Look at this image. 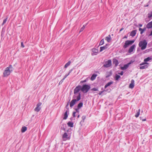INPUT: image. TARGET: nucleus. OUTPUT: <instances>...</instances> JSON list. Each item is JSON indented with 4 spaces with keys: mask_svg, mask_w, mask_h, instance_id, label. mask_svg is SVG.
Listing matches in <instances>:
<instances>
[{
    "mask_svg": "<svg viewBox=\"0 0 152 152\" xmlns=\"http://www.w3.org/2000/svg\"><path fill=\"white\" fill-rule=\"evenodd\" d=\"M63 139H66L69 140L70 139V137H68L67 133L66 132L64 133L62 136Z\"/></svg>",
    "mask_w": 152,
    "mask_h": 152,
    "instance_id": "f8f14e48",
    "label": "nucleus"
},
{
    "mask_svg": "<svg viewBox=\"0 0 152 152\" xmlns=\"http://www.w3.org/2000/svg\"><path fill=\"white\" fill-rule=\"evenodd\" d=\"M93 53H92V55H96L98 52V50L97 49L93 48L92 49Z\"/></svg>",
    "mask_w": 152,
    "mask_h": 152,
    "instance_id": "9d476101",
    "label": "nucleus"
},
{
    "mask_svg": "<svg viewBox=\"0 0 152 152\" xmlns=\"http://www.w3.org/2000/svg\"><path fill=\"white\" fill-rule=\"evenodd\" d=\"M121 77L120 75L116 74L114 77V78L115 80H118Z\"/></svg>",
    "mask_w": 152,
    "mask_h": 152,
    "instance_id": "393cba45",
    "label": "nucleus"
},
{
    "mask_svg": "<svg viewBox=\"0 0 152 152\" xmlns=\"http://www.w3.org/2000/svg\"><path fill=\"white\" fill-rule=\"evenodd\" d=\"M91 90L94 91H97L98 90L97 88H92Z\"/></svg>",
    "mask_w": 152,
    "mask_h": 152,
    "instance_id": "a19ab883",
    "label": "nucleus"
},
{
    "mask_svg": "<svg viewBox=\"0 0 152 152\" xmlns=\"http://www.w3.org/2000/svg\"><path fill=\"white\" fill-rule=\"evenodd\" d=\"M79 109H80V108H77L76 109H75V110L76 111V113L77 112V113H79Z\"/></svg>",
    "mask_w": 152,
    "mask_h": 152,
    "instance_id": "79ce46f5",
    "label": "nucleus"
},
{
    "mask_svg": "<svg viewBox=\"0 0 152 152\" xmlns=\"http://www.w3.org/2000/svg\"><path fill=\"white\" fill-rule=\"evenodd\" d=\"M145 64H148V63L147 62H142V63H141L140 64V65L141 66V65H144Z\"/></svg>",
    "mask_w": 152,
    "mask_h": 152,
    "instance_id": "c9c22d12",
    "label": "nucleus"
},
{
    "mask_svg": "<svg viewBox=\"0 0 152 152\" xmlns=\"http://www.w3.org/2000/svg\"><path fill=\"white\" fill-rule=\"evenodd\" d=\"M13 71V67L12 65H10L8 67H7L3 73L4 77H6L9 75L10 73Z\"/></svg>",
    "mask_w": 152,
    "mask_h": 152,
    "instance_id": "f03ea898",
    "label": "nucleus"
},
{
    "mask_svg": "<svg viewBox=\"0 0 152 152\" xmlns=\"http://www.w3.org/2000/svg\"><path fill=\"white\" fill-rule=\"evenodd\" d=\"M81 90L83 93H87L90 88V86L89 85L85 84L83 85L82 87L81 86Z\"/></svg>",
    "mask_w": 152,
    "mask_h": 152,
    "instance_id": "20e7f679",
    "label": "nucleus"
},
{
    "mask_svg": "<svg viewBox=\"0 0 152 152\" xmlns=\"http://www.w3.org/2000/svg\"><path fill=\"white\" fill-rule=\"evenodd\" d=\"M124 28H121L120 30V32H121V31H122V30H123V29H124Z\"/></svg>",
    "mask_w": 152,
    "mask_h": 152,
    "instance_id": "864d4df0",
    "label": "nucleus"
},
{
    "mask_svg": "<svg viewBox=\"0 0 152 152\" xmlns=\"http://www.w3.org/2000/svg\"><path fill=\"white\" fill-rule=\"evenodd\" d=\"M97 76V75L96 74H93L91 78V80H95Z\"/></svg>",
    "mask_w": 152,
    "mask_h": 152,
    "instance_id": "b1692460",
    "label": "nucleus"
},
{
    "mask_svg": "<svg viewBox=\"0 0 152 152\" xmlns=\"http://www.w3.org/2000/svg\"><path fill=\"white\" fill-rule=\"evenodd\" d=\"M111 39V38L110 35H109L108 37H107L105 38V40L108 42H109Z\"/></svg>",
    "mask_w": 152,
    "mask_h": 152,
    "instance_id": "412c9836",
    "label": "nucleus"
},
{
    "mask_svg": "<svg viewBox=\"0 0 152 152\" xmlns=\"http://www.w3.org/2000/svg\"><path fill=\"white\" fill-rule=\"evenodd\" d=\"M68 75H66H66L64 76V77L63 78V79H65V78H66Z\"/></svg>",
    "mask_w": 152,
    "mask_h": 152,
    "instance_id": "de8ad7c7",
    "label": "nucleus"
},
{
    "mask_svg": "<svg viewBox=\"0 0 152 152\" xmlns=\"http://www.w3.org/2000/svg\"><path fill=\"white\" fill-rule=\"evenodd\" d=\"M133 61H131L130 62L128 63V64H125L124 66L121 67V69L122 70H125L127 69L129 65L131 64L132 63H133Z\"/></svg>",
    "mask_w": 152,
    "mask_h": 152,
    "instance_id": "6e6552de",
    "label": "nucleus"
},
{
    "mask_svg": "<svg viewBox=\"0 0 152 152\" xmlns=\"http://www.w3.org/2000/svg\"><path fill=\"white\" fill-rule=\"evenodd\" d=\"M27 129V128L26 126L23 127L21 129V131L22 132H25Z\"/></svg>",
    "mask_w": 152,
    "mask_h": 152,
    "instance_id": "a878e982",
    "label": "nucleus"
},
{
    "mask_svg": "<svg viewBox=\"0 0 152 152\" xmlns=\"http://www.w3.org/2000/svg\"><path fill=\"white\" fill-rule=\"evenodd\" d=\"M72 70H73V69H71L70 70H69V72L70 73L72 71Z\"/></svg>",
    "mask_w": 152,
    "mask_h": 152,
    "instance_id": "3c124183",
    "label": "nucleus"
},
{
    "mask_svg": "<svg viewBox=\"0 0 152 152\" xmlns=\"http://www.w3.org/2000/svg\"><path fill=\"white\" fill-rule=\"evenodd\" d=\"M7 18H6L4 20L2 24V25H3L6 23L7 20Z\"/></svg>",
    "mask_w": 152,
    "mask_h": 152,
    "instance_id": "f704fd0d",
    "label": "nucleus"
},
{
    "mask_svg": "<svg viewBox=\"0 0 152 152\" xmlns=\"http://www.w3.org/2000/svg\"><path fill=\"white\" fill-rule=\"evenodd\" d=\"M81 94L80 93H79L78 96H76L75 95L73 96V99L70 102V106L72 107L76 103V102L79 101L81 99Z\"/></svg>",
    "mask_w": 152,
    "mask_h": 152,
    "instance_id": "f257e3e1",
    "label": "nucleus"
},
{
    "mask_svg": "<svg viewBox=\"0 0 152 152\" xmlns=\"http://www.w3.org/2000/svg\"><path fill=\"white\" fill-rule=\"evenodd\" d=\"M70 73L69 72V73L67 75H69V74H70Z\"/></svg>",
    "mask_w": 152,
    "mask_h": 152,
    "instance_id": "bf43d9fd",
    "label": "nucleus"
},
{
    "mask_svg": "<svg viewBox=\"0 0 152 152\" xmlns=\"http://www.w3.org/2000/svg\"><path fill=\"white\" fill-rule=\"evenodd\" d=\"M68 110H66L64 114V117L63 118V119L64 120L66 119L68 117V115L67 114Z\"/></svg>",
    "mask_w": 152,
    "mask_h": 152,
    "instance_id": "4be33fe9",
    "label": "nucleus"
},
{
    "mask_svg": "<svg viewBox=\"0 0 152 152\" xmlns=\"http://www.w3.org/2000/svg\"><path fill=\"white\" fill-rule=\"evenodd\" d=\"M127 37V36H124V38H126Z\"/></svg>",
    "mask_w": 152,
    "mask_h": 152,
    "instance_id": "6e6d98bb",
    "label": "nucleus"
},
{
    "mask_svg": "<svg viewBox=\"0 0 152 152\" xmlns=\"http://www.w3.org/2000/svg\"><path fill=\"white\" fill-rule=\"evenodd\" d=\"M139 31H140V34H142L146 30V28H144L142 29L141 28H140L139 29Z\"/></svg>",
    "mask_w": 152,
    "mask_h": 152,
    "instance_id": "5701e85b",
    "label": "nucleus"
},
{
    "mask_svg": "<svg viewBox=\"0 0 152 152\" xmlns=\"http://www.w3.org/2000/svg\"><path fill=\"white\" fill-rule=\"evenodd\" d=\"M148 5H147V6H146V7H148Z\"/></svg>",
    "mask_w": 152,
    "mask_h": 152,
    "instance_id": "680f3d73",
    "label": "nucleus"
},
{
    "mask_svg": "<svg viewBox=\"0 0 152 152\" xmlns=\"http://www.w3.org/2000/svg\"><path fill=\"white\" fill-rule=\"evenodd\" d=\"M149 36H152V30L151 31L150 34H149Z\"/></svg>",
    "mask_w": 152,
    "mask_h": 152,
    "instance_id": "8fccbe9b",
    "label": "nucleus"
},
{
    "mask_svg": "<svg viewBox=\"0 0 152 152\" xmlns=\"http://www.w3.org/2000/svg\"><path fill=\"white\" fill-rule=\"evenodd\" d=\"M152 17V11L148 14V17L150 18Z\"/></svg>",
    "mask_w": 152,
    "mask_h": 152,
    "instance_id": "72a5a7b5",
    "label": "nucleus"
},
{
    "mask_svg": "<svg viewBox=\"0 0 152 152\" xmlns=\"http://www.w3.org/2000/svg\"><path fill=\"white\" fill-rule=\"evenodd\" d=\"M81 86L78 85L76 86L74 90V93L75 94V95H76V94L78 93L79 91L81 90Z\"/></svg>",
    "mask_w": 152,
    "mask_h": 152,
    "instance_id": "0eeeda50",
    "label": "nucleus"
},
{
    "mask_svg": "<svg viewBox=\"0 0 152 152\" xmlns=\"http://www.w3.org/2000/svg\"><path fill=\"white\" fill-rule=\"evenodd\" d=\"M71 62L70 61H69L64 66V67L65 68H67L68 66H69L71 63Z\"/></svg>",
    "mask_w": 152,
    "mask_h": 152,
    "instance_id": "c756f323",
    "label": "nucleus"
},
{
    "mask_svg": "<svg viewBox=\"0 0 152 152\" xmlns=\"http://www.w3.org/2000/svg\"><path fill=\"white\" fill-rule=\"evenodd\" d=\"M87 24L86 23V25L85 26L83 25V27L80 29V32L84 30V29H85V26H86Z\"/></svg>",
    "mask_w": 152,
    "mask_h": 152,
    "instance_id": "473e14b6",
    "label": "nucleus"
},
{
    "mask_svg": "<svg viewBox=\"0 0 152 152\" xmlns=\"http://www.w3.org/2000/svg\"><path fill=\"white\" fill-rule=\"evenodd\" d=\"M140 120H142V121H145L146 120V118H144L143 119H142L141 117H140Z\"/></svg>",
    "mask_w": 152,
    "mask_h": 152,
    "instance_id": "c03bdc74",
    "label": "nucleus"
},
{
    "mask_svg": "<svg viewBox=\"0 0 152 152\" xmlns=\"http://www.w3.org/2000/svg\"><path fill=\"white\" fill-rule=\"evenodd\" d=\"M76 113V112H74L73 113L72 115L74 117H76V115H75Z\"/></svg>",
    "mask_w": 152,
    "mask_h": 152,
    "instance_id": "58836bf2",
    "label": "nucleus"
},
{
    "mask_svg": "<svg viewBox=\"0 0 152 152\" xmlns=\"http://www.w3.org/2000/svg\"><path fill=\"white\" fill-rule=\"evenodd\" d=\"M70 73L69 72V73L67 75H69V74H70Z\"/></svg>",
    "mask_w": 152,
    "mask_h": 152,
    "instance_id": "13d9d810",
    "label": "nucleus"
},
{
    "mask_svg": "<svg viewBox=\"0 0 152 152\" xmlns=\"http://www.w3.org/2000/svg\"><path fill=\"white\" fill-rule=\"evenodd\" d=\"M103 91H101L98 94L99 95H101L102 94V93L103 92Z\"/></svg>",
    "mask_w": 152,
    "mask_h": 152,
    "instance_id": "09e8293b",
    "label": "nucleus"
},
{
    "mask_svg": "<svg viewBox=\"0 0 152 152\" xmlns=\"http://www.w3.org/2000/svg\"><path fill=\"white\" fill-rule=\"evenodd\" d=\"M113 83V82L111 81L110 82H108L106 85L104 86V88H106L107 87L110 86Z\"/></svg>",
    "mask_w": 152,
    "mask_h": 152,
    "instance_id": "f3484780",
    "label": "nucleus"
},
{
    "mask_svg": "<svg viewBox=\"0 0 152 152\" xmlns=\"http://www.w3.org/2000/svg\"><path fill=\"white\" fill-rule=\"evenodd\" d=\"M139 26L140 27H142V24H139Z\"/></svg>",
    "mask_w": 152,
    "mask_h": 152,
    "instance_id": "5fc2aeb1",
    "label": "nucleus"
},
{
    "mask_svg": "<svg viewBox=\"0 0 152 152\" xmlns=\"http://www.w3.org/2000/svg\"><path fill=\"white\" fill-rule=\"evenodd\" d=\"M64 125H65V126H66V125L65 124H64Z\"/></svg>",
    "mask_w": 152,
    "mask_h": 152,
    "instance_id": "e2e57ef3",
    "label": "nucleus"
},
{
    "mask_svg": "<svg viewBox=\"0 0 152 152\" xmlns=\"http://www.w3.org/2000/svg\"><path fill=\"white\" fill-rule=\"evenodd\" d=\"M118 74L121 75H122L124 74V72L122 71H121V72L118 73Z\"/></svg>",
    "mask_w": 152,
    "mask_h": 152,
    "instance_id": "37998d69",
    "label": "nucleus"
},
{
    "mask_svg": "<svg viewBox=\"0 0 152 152\" xmlns=\"http://www.w3.org/2000/svg\"><path fill=\"white\" fill-rule=\"evenodd\" d=\"M135 47V45H132L129 48L128 51V52L129 53H131L133 51Z\"/></svg>",
    "mask_w": 152,
    "mask_h": 152,
    "instance_id": "9b49d317",
    "label": "nucleus"
},
{
    "mask_svg": "<svg viewBox=\"0 0 152 152\" xmlns=\"http://www.w3.org/2000/svg\"><path fill=\"white\" fill-rule=\"evenodd\" d=\"M83 106V103L82 102H80L77 105V108H80Z\"/></svg>",
    "mask_w": 152,
    "mask_h": 152,
    "instance_id": "c85d7f7f",
    "label": "nucleus"
},
{
    "mask_svg": "<svg viewBox=\"0 0 152 152\" xmlns=\"http://www.w3.org/2000/svg\"><path fill=\"white\" fill-rule=\"evenodd\" d=\"M104 43V39H102L100 42L99 46L103 45Z\"/></svg>",
    "mask_w": 152,
    "mask_h": 152,
    "instance_id": "7c9ffc66",
    "label": "nucleus"
},
{
    "mask_svg": "<svg viewBox=\"0 0 152 152\" xmlns=\"http://www.w3.org/2000/svg\"><path fill=\"white\" fill-rule=\"evenodd\" d=\"M64 79H62L61 80V81H60V82H59V84L60 85V84H61L62 82H63L64 80Z\"/></svg>",
    "mask_w": 152,
    "mask_h": 152,
    "instance_id": "ea45409f",
    "label": "nucleus"
},
{
    "mask_svg": "<svg viewBox=\"0 0 152 152\" xmlns=\"http://www.w3.org/2000/svg\"><path fill=\"white\" fill-rule=\"evenodd\" d=\"M68 126L71 127H72L73 126V123L71 121H69L67 124Z\"/></svg>",
    "mask_w": 152,
    "mask_h": 152,
    "instance_id": "aec40b11",
    "label": "nucleus"
},
{
    "mask_svg": "<svg viewBox=\"0 0 152 152\" xmlns=\"http://www.w3.org/2000/svg\"><path fill=\"white\" fill-rule=\"evenodd\" d=\"M80 117V115H78L77 116V118H79Z\"/></svg>",
    "mask_w": 152,
    "mask_h": 152,
    "instance_id": "4d7b16f0",
    "label": "nucleus"
},
{
    "mask_svg": "<svg viewBox=\"0 0 152 152\" xmlns=\"http://www.w3.org/2000/svg\"><path fill=\"white\" fill-rule=\"evenodd\" d=\"M134 41V40L126 41L124 45L123 46V48H126L129 46V45H132Z\"/></svg>",
    "mask_w": 152,
    "mask_h": 152,
    "instance_id": "39448f33",
    "label": "nucleus"
},
{
    "mask_svg": "<svg viewBox=\"0 0 152 152\" xmlns=\"http://www.w3.org/2000/svg\"><path fill=\"white\" fill-rule=\"evenodd\" d=\"M134 80H132L131 81V83L129 84V88H133L134 87Z\"/></svg>",
    "mask_w": 152,
    "mask_h": 152,
    "instance_id": "4468645a",
    "label": "nucleus"
},
{
    "mask_svg": "<svg viewBox=\"0 0 152 152\" xmlns=\"http://www.w3.org/2000/svg\"><path fill=\"white\" fill-rule=\"evenodd\" d=\"M21 47H22V48H24V45L23 44V42H21Z\"/></svg>",
    "mask_w": 152,
    "mask_h": 152,
    "instance_id": "a18cd8bd",
    "label": "nucleus"
},
{
    "mask_svg": "<svg viewBox=\"0 0 152 152\" xmlns=\"http://www.w3.org/2000/svg\"><path fill=\"white\" fill-rule=\"evenodd\" d=\"M86 118V116L85 115H83L82 117V120L83 121V122H84V120Z\"/></svg>",
    "mask_w": 152,
    "mask_h": 152,
    "instance_id": "e433bc0d",
    "label": "nucleus"
},
{
    "mask_svg": "<svg viewBox=\"0 0 152 152\" xmlns=\"http://www.w3.org/2000/svg\"><path fill=\"white\" fill-rule=\"evenodd\" d=\"M151 59V58L150 57H148L144 59V61L146 62H147L148 61Z\"/></svg>",
    "mask_w": 152,
    "mask_h": 152,
    "instance_id": "cd10ccee",
    "label": "nucleus"
},
{
    "mask_svg": "<svg viewBox=\"0 0 152 152\" xmlns=\"http://www.w3.org/2000/svg\"><path fill=\"white\" fill-rule=\"evenodd\" d=\"M148 67V65H145L143 66L140 67V69H144L147 68Z\"/></svg>",
    "mask_w": 152,
    "mask_h": 152,
    "instance_id": "6ab92c4d",
    "label": "nucleus"
},
{
    "mask_svg": "<svg viewBox=\"0 0 152 152\" xmlns=\"http://www.w3.org/2000/svg\"><path fill=\"white\" fill-rule=\"evenodd\" d=\"M146 27L148 28H152V21L147 24L146 25Z\"/></svg>",
    "mask_w": 152,
    "mask_h": 152,
    "instance_id": "a211bd4d",
    "label": "nucleus"
},
{
    "mask_svg": "<svg viewBox=\"0 0 152 152\" xmlns=\"http://www.w3.org/2000/svg\"><path fill=\"white\" fill-rule=\"evenodd\" d=\"M108 45V44H106L105 46L103 47H100V52H101L103 50L106 49L107 48V46Z\"/></svg>",
    "mask_w": 152,
    "mask_h": 152,
    "instance_id": "ddd939ff",
    "label": "nucleus"
},
{
    "mask_svg": "<svg viewBox=\"0 0 152 152\" xmlns=\"http://www.w3.org/2000/svg\"><path fill=\"white\" fill-rule=\"evenodd\" d=\"M70 119H71V120H72V118H70Z\"/></svg>",
    "mask_w": 152,
    "mask_h": 152,
    "instance_id": "052dcab7",
    "label": "nucleus"
},
{
    "mask_svg": "<svg viewBox=\"0 0 152 152\" xmlns=\"http://www.w3.org/2000/svg\"><path fill=\"white\" fill-rule=\"evenodd\" d=\"M113 63L115 64V66H116L118 64V60L115 58H113Z\"/></svg>",
    "mask_w": 152,
    "mask_h": 152,
    "instance_id": "2eb2a0df",
    "label": "nucleus"
},
{
    "mask_svg": "<svg viewBox=\"0 0 152 152\" xmlns=\"http://www.w3.org/2000/svg\"><path fill=\"white\" fill-rule=\"evenodd\" d=\"M111 65V60H109L105 62V64L103 65V66L105 68H108Z\"/></svg>",
    "mask_w": 152,
    "mask_h": 152,
    "instance_id": "423d86ee",
    "label": "nucleus"
},
{
    "mask_svg": "<svg viewBox=\"0 0 152 152\" xmlns=\"http://www.w3.org/2000/svg\"><path fill=\"white\" fill-rule=\"evenodd\" d=\"M140 109H139L137 112V113L136 114L135 116L137 118L138 117L140 114Z\"/></svg>",
    "mask_w": 152,
    "mask_h": 152,
    "instance_id": "bb28decb",
    "label": "nucleus"
},
{
    "mask_svg": "<svg viewBox=\"0 0 152 152\" xmlns=\"http://www.w3.org/2000/svg\"><path fill=\"white\" fill-rule=\"evenodd\" d=\"M147 43L146 41L145 40H144L139 42V46L141 48L142 50H144L146 48Z\"/></svg>",
    "mask_w": 152,
    "mask_h": 152,
    "instance_id": "7ed1b4c3",
    "label": "nucleus"
},
{
    "mask_svg": "<svg viewBox=\"0 0 152 152\" xmlns=\"http://www.w3.org/2000/svg\"><path fill=\"white\" fill-rule=\"evenodd\" d=\"M136 30L132 31L130 33V35L132 37L134 36L136 34Z\"/></svg>",
    "mask_w": 152,
    "mask_h": 152,
    "instance_id": "dca6fc26",
    "label": "nucleus"
},
{
    "mask_svg": "<svg viewBox=\"0 0 152 152\" xmlns=\"http://www.w3.org/2000/svg\"><path fill=\"white\" fill-rule=\"evenodd\" d=\"M87 81V79H85V80H82L80 82V83H85Z\"/></svg>",
    "mask_w": 152,
    "mask_h": 152,
    "instance_id": "4c0bfd02",
    "label": "nucleus"
},
{
    "mask_svg": "<svg viewBox=\"0 0 152 152\" xmlns=\"http://www.w3.org/2000/svg\"><path fill=\"white\" fill-rule=\"evenodd\" d=\"M112 75V72H110L109 73H108L106 76V78H108Z\"/></svg>",
    "mask_w": 152,
    "mask_h": 152,
    "instance_id": "2f4dec72",
    "label": "nucleus"
},
{
    "mask_svg": "<svg viewBox=\"0 0 152 152\" xmlns=\"http://www.w3.org/2000/svg\"><path fill=\"white\" fill-rule=\"evenodd\" d=\"M65 129H66L65 128H64V127H63L62 128V130H63L65 131Z\"/></svg>",
    "mask_w": 152,
    "mask_h": 152,
    "instance_id": "603ef678",
    "label": "nucleus"
},
{
    "mask_svg": "<svg viewBox=\"0 0 152 152\" xmlns=\"http://www.w3.org/2000/svg\"><path fill=\"white\" fill-rule=\"evenodd\" d=\"M69 104V102L67 103V105H66V107L68 109H68H69V108H68Z\"/></svg>",
    "mask_w": 152,
    "mask_h": 152,
    "instance_id": "49530a36",
    "label": "nucleus"
},
{
    "mask_svg": "<svg viewBox=\"0 0 152 152\" xmlns=\"http://www.w3.org/2000/svg\"><path fill=\"white\" fill-rule=\"evenodd\" d=\"M42 103L39 102L38 103L36 107L34 109L35 111L38 112L41 109V107L40 106L41 105Z\"/></svg>",
    "mask_w": 152,
    "mask_h": 152,
    "instance_id": "1a4fd4ad",
    "label": "nucleus"
}]
</instances>
